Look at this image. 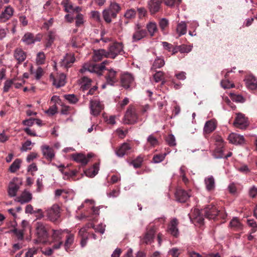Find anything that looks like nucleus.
Masks as SVG:
<instances>
[{"label": "nucleus", "mask_w": 257, "mask_h": 257, "mask_svg": "<svg viewBox=\"0 0 257 257\" xmlns=\"http://www.w3.org/2000/svg\"><path fill=\"white\" fill-rule=\"evenodd\" d=\"M124 53L122 43L115 42L112 44L109 47L108 51L104 49H99L94 52L93 59L95 61L101 60L103 57L114 59L118 54L122 55Z\"/></svg>", "instance_id": "obj_1"}, {"label": "nucleus", "mask_w": 257, "mask_h": 257, "mask_svg": "<svg viewBox=\"0 0 257 257\" xmlns=\"http://www.w3.org/2000/svg\"><path fill=\"white\" fill-rule=\"evenodd\" d=\"M37 241L40 242H45L48 237V230L49 227L46 224L38 221L35 223Z\"/></svg>", "instance_id": "obj_2"}, {"label": "nucleus", "mask_w": 257, "mask_h": 257, "mask_svg": "<svg viewBox=\"0 0 257 257\" xmlns=\"http://www.w3.org/2000/svg\"><path fill=\"white\" fill-rule=\"evenodd\" d=\"M106 64V61L103 62L100 64L85 63L80 70V72L83 73L85 71H88L90 72L96 73L98 75H102V71L104 69H105V65Z\"/></svg>", "instance_id": "obj_3"}, {"label": "nucleus", "mask_w": 257, "mask_h": 257, "mask_svg": "<svg viewBox=\"0 0 257 257\" xmlns=\"http://www.w3.org/2000/svg\"><path fill=\"white\" fill-rule=\"evenodd\" d=\"M44 214V216H47L50 221L57 223L59 222L60 217V207L57 204H54L51 207L46 210Z\"/></svg>", "instance_id": "obj_4"}, {"label": "nucleus", "mask_w": 257, "mask_h": 257, "mask_svg": "<svg viewBox=\"0 0 257 257\" xmlns=\"http://www.w3.org/2000/svg\"><path fill=\"white\" fill-rule=\"evenodd\" d=\"M202 213L209 219H214L216 216L220 215L221 212L214 205L210 204L202 209Z\"/></svg>", "instance_id": "obj_5"}, {"label": "nucleus", "mask_w": 257, "mask_h": 257, "mask_svg": "<svg viewBox=\"0 0 257 257\" xmlns=\"http://www.w3.org/2000/svg\"><path fill=\"white\" fill-rule=\"evenodd\" d=\"M138 119L135 108L130 106L124 115V122L126 124H134L138 122Z\"/></svg>", "instance_id": "obj_6"}, {"label": "nucleus", "mask_w": 257, "mask_h": 257, "mask_svg": "<svg viewBox=\"0 0 257 257\" xmlns=\"http://www.w3.org/2000/svg\"><path fill=\"white\" fill-rule=\"evenodd\" d=\"M116 73L117 72L112 69L107 70V73L105 74L106 82L102 85V89L105 88L107 85L113 86L117 81Z\"/></svg>", "instance_id": "obj_7"}, {"label": "nucleus", "mask_w": 257, "mask_h": 257, "mask_svg": "<svg viewBox=\"0 0 257 257\" xmlns=\"http://www.w3.org/2000/svg\"><path fill=\"white\" fill-rule=\"evenodd\" d=\"M179 222L177 219H173L168 224L167 231L175 237H178L179 234L178 225Z\"/></svg>", "instance_id": "obj_8"}, {"label": "nucleus", "mask_w": 257, "mask_h": 257, "mask_svg": "<svg viewBox=\"0 0 257 257\" xmlns=\"http://www.w3.org/2000/svg\"><path fill=\"white\" fill-rule=\"evenodd\" d=\"M14 9L11 6H7L0 15V23H5L14 15Z\"/></svg>", "instance_id": "obj_9"}, {"label": "nucleus", "mask_w": 257, "mask_h": 257, "mask_svg": "<svg viewBox=\"0 0 257 257\" xmlns=\"http://www.w3.org/2000/svg\"><path fill=\"white\" fill-rule=\"evenodd\" d=\"M56 31L54 30L48 31L46 33L44 38L45 46L46 48L50 47L56 38Z\"/></svg>", "instance_id": "obj_10"}, {"label": "nucleus", "mask_w": 257, "mask_h": 257, "mask_svg": "<svg viewBox=\"0 0 257 257\" xmlns=\"http://www.w3.org/2000/svg\"><path fill=\"white\" fill-rule=\"evenodd\" d=\"M132 147L130 144L124 143L116 149L115 153L118 157H122L125 155H128Z\"/></svg>", "instance_id": "obj_11"}, {"label": "nucleus", "mask_w": 257, "mask_h": 257, "mask_svg": "<svg viewBox=\"0 0 257 257\" xmlns=\"http://www.w3.org/2000/svg\"><path fill=\"white\" fill-rule=\"evenodd\" d=\"M204 214L202 213V210L200 211L199 209L195 208L191 212L190 215V218L194 219L197 222L200 224L204 223Z\"/></svg>", "instance_id": "obj_12"}, {"label": "nucleus", "mask_w": 257, "mask_h": 257, "mask_svg": "<svg viewBox=\"0 0 257 257\" xmlns=\"http://www.w3.org/2000/svg\"><path fill=\"white\" fill-rule=\"evenodd\" d=\"M176 200L181 202H185L190 197L188 193L182 189H177L175 193Z\"/></svg>", "instance_id": "obj_13"}, {"label": "nucleus", "mask_w": 257, "mask_h": 257, "mask_svg": "<svg viewBox=\"0 0 257 257\" xmlns=\"http://www.w3.org/2000/svg\"><path fill=\"white\" fill-rule=\"evenodd\" d=\"M75 58L74 55L71 54H67L61 62L62 66L66 68L71 67L72 64L75 62Z\"/></svg>", "instance_id": "obj_14"}, {"label": "nucleus", "mask_w": 257, "mask_h": 257, "mask_svg": "<svg viewBox=\"0 0 257 257\" xmlns=\"http://www.w3.org/2000/svg\"><path fill=\"white\" fill-rule=\"evenodd\" d=\"M120 80L122 86L125 89H127L133 82L134 78L131 74L125 73L121 76Z\"/></svg>", "instance_id": "obj_15"}, {"label": "nucleus", "mask_w": 257, "mask_h": 257, "mask_svg": "<svg viewBox=\"0 0 257 257\" xmlns=\"http://www.w3.org/2000/svg\"><path fill=\"white\" fill-rule=\"evenodd\" d=\"M90 107L91 113L94 115H97L100 113L103 107L100 103L96 100H91Z\"/></svg>", "instance_id": "obj_16"}, {"label": "nucleus", "mask_w": 257, "mask_h": 257, "mask_svg": "<svg viewBox=\"0 0 257 257\" xmlns=\"http://www.w3.org/2000/svg\"><path fill=\"white\" fill-rule=\"evenodd\" d=\"M246 120L244 116L242 114H238L235 117L233 124L236 127L243 128L246 125Z\"/></svg>", "instance_id": "obj_17"}, {"label": "nucleus", "mask_w": 257, "mask_h": 257, "mask_svg": "<svg viewBox=\"0 0 257 257\" xmlns=\"http://www.w3.org/2000/svg\"><path fill=\"white\" fill-rule=\"evenodd\" d=\"M162 1L160 0H151L148 4L149 9L152 14H155L159 11Z\"/></svg>", "instance_id": "obj_18"}, {"label": "nucleus", "mask_w": 257, "mask_h": 257, "mask_svg": "<svg viewBox=\"0 0 257 257\" xmlns=\"http://www.w3.org/2000/svg\"><path fill=\"white\" fill-rule=\"evenodd\" d=\"M228 140L230 143L233 144L241 145L244 142V139L243 136L234 133L229 135Z\"/></svg>", "instance_id": "obj_19"}, {"label": "nucleus", "mask_w": 257, "mask_h": 257, "mask_svg": "<svg viewBox=\"0 0 257 257\" xmlns=\"http://www.w3.org/2000/svg\"><path fill=\"white\" fill-rule=\"evenodd\" d=\"M71 158L76 162L81 163L82 166L86 165L88 162L86 157L81 153L72 154Z\"/></svg>", "instance_id": "obj_20"}, {"label": "nucleus", "mask_w": 257, "mask_h": 257, "mask_svg": "<svg viewBox=\"0 0 257 257\" xmlns=\"http://www.w3.org/2000/svg\"><path fill=\"white\" fill-rule=\"evenodd\" d=\"M147 35V32L145 29H141L138 27L136 30V32L133 35V41H138L143 38L145 37Z\"/></svg>", "instance_id": "obj_21"}, {"label": "nucleus", "mask_w": 257, "mask_h": 257, "mask_svg": "<svg viewBox=\"0 0 257 257\" xmlns=\"http://www.w3.org/2000/svg\"><path fill=\"white\" fill-rule=\"evenodd\" d=\"M14 56L19 63H21L26 59V54L22 49L17 48L15 50Z\"/></svg>", "instance_id": "obj_22"}, {"label": "nucleus", "mask_w": 257, "mask_h": 257, "mask_svg": "<svg viewBox=\"0 0 257 257\" xmlns=\"http://www.w3.org/2000/svg\"><path fill=\"white\" fill-rule=\"evenodd\" d=\"M42 151L43 155L47 159L51 161L54 157V150L52 148L47 146H43Z\"/></svg>", "instance_id": "obj_23"}, {"label": "nucleus", "mask_w": 257, "mask_h": 257, "mask_svg": "<svg viewBox=\"0 0 257 257\" xmlns=\"http://www.w3.org/2000/svg\"><path fill=\"white\" fill-rule=\"evenodd\" d=\"M216 125L215 121L211 119L206 122L204 127V133L205 134H209L216 128Z\"/></svg>", "instance_id": "obj_24"}, {"label": "nucleus", "mask_w": 257, "mask_h": 257, "mask_svg": "<svg viewBox=\"0 0 257 257\" xmlns=\"http://www.w3.org/2000/svg\"><path fill=\"white\" fill-rule=\"evenodd\" d=\"M99 163H95L94 164L92 167L84 171V173L86 176L89 177H94L98 173L99 170Z\"/></svg>", "instance_id": "obj_25"}, {"label": "nucleus", "mask_w": 257, "mask_h": 257, "mask_svg": "<svg viewBox=\"0 0 257 257\" xmlns=\"http://www.w3.org/2000/svg\"><path fill=\"white\" fill-rule=\"evenodd\" d=\"M21 41L27 45L33 44H34V34L27 32L22 37Z\"/></svg>", "instance_id": "obj_26"}, {"label": "nucleus", "mask_w": 257, "mask_h": 257, "mask_svg": "<svg viewBox=\"0 0 257 257\" xmlns=\"http://www.w3.org/2000/svg\"><path fill=\"white\" fill-rule=\"evenodd\" d=\"M155 233V230L154 228H150L147 231L144 237L143 242H145L146 244L151 243L153 241Z\"/></svg>", "instance_id": "obj_27"}, {"label": "nucleus", "mask_w": 257, "mask_h": 257, "mask_svg": "<svg viewBox=\"0 0 257 257\" xmlns=\"http://www.w3.org/2000/svg\"><path fill=\"white\" fill-rule=\"evenodd\" d=\"M25 212L26 213H30V214H36V213H40V214L39 216H37V219H40L44 217V212L40 209H38L35 210H33V207L31 204L27 205Z\"/></svg>", "instance_id": "obj_28"}, {"label": "nucleus", "mask_w": 257, "mask_h": 257, "mask_svg": "<svg viewBox=\"0 0 257 257\" xmlns=\"http://www.w3.org/2000/svg\"><path fill=\"white\" fill-rule=\"evenodd\" d=\"M92 80L86 76H83L80 80V83L81 84V89L84 91L87 90L91 86Z\"/></svg>", "instance_id": "obj_29"}, {"label": "nucleus", "mask_w": 257, "mask_h": 257, "mask_svg": "<svg viewBox=\"0 0 257 257\" xmlns=\"http://www.w3.org/2000/svg\"><path fill=\"white\" fill-rule=\"evenodd\" d=\"M246 84L247 87L251 90H254L257 88V80L256 78L252 75L248 76L246 79Z\"/></svg>", "instance_id": "obj_30"}, {"label": "nucleus", "mask_w": 257, "mask_h": 257, "mask_svg": "<svg viewBox=\"0 0 257 257\" xmlns=\"http://www.w3.org/2000/svg\"><path fill=\"white\" fill-rule=\"evenodd\" d=\"M204 181L206 189L208 191H211L214 189L215 180L212 176H210L206 178Z\"/></svg>", "instance_id": "obj_31"}, {"label": "nucleus", "mask_w": 257, "mask_h": 257, "mask_svg": "<svg viewBox=\"0 0 257 257\" xmlns=\"http://www.w3.org/2000/svg\"><path fill=\"white\" fill-rule=\"evenodd\" d=\"M103 17L104 21L107 23H110L111 22V19L115 18L116 16L114 13H113L109 9H108L104 10L103 11Z\"/></svg>", "instance_id": "obj_32"}, {"label": "nucleus", "mask_w": 257, "mask_h": 257, "mask_svg": "<svg viewBox=\"0 0 257 257\" xmlns=\"http://www.w3.org/2000/svg\"><path fill=\"white\" fill-rule=\"evenodd\" d=\"M66 75L64 73L60 74L58 78H54L53 84L57 87L63 86L65 83Z\"/></svg>", "instance_id": "obj_33"}, {"label": "nucleus", "mask_w": 257, "mask_h": 257, "mask_svg": "<svg viewBox=\"0 0 257 257\" xmlns=\"http://www.w3.org/2000/svg\"><path fill=\"white\" fill-rule=\"evenodd\" d=\"M187 25L184 22H181L178 23L176 28V32L178 36H181L186 33Z\"/></svg>", "instance_id": "obj_34"}, {"label": "nucleus", "mask_w": 257, "mask_h": 257, "mask_svg": "<svg viewBox=\"0 0 257 257\" xmlns=\"http://www.w3.org/2000/svg\"><path fill=\"white\" fill-rule=\"evenodd\" d=\"M32 198V194L27 191H24L18 198V201L21 203L29 202Z\"/></svg>", "instance_id": "obj_35"}, {"label": "nucleus", "mask_w": 257, "mask_h": 257, "mask_svg": "<svg viewBox=\"0 0 257 257\" xmlns=\"http://www.w3.org/2000/svg\"><path fill=\"white\" fill-rule=\"evenodd\" d=\"M230 225L236 231H239L242 229V225L237 218H234L231 220Z\"/></svg>", "instance_id": "obj_36"}, {"label": "nucleus", "mask_w": 257, "mask_h": 257, "mask_svg": "<svg viewBox=\"0 0 257 257\" xmlns=\"http://www.w3.org/2000/svg\"><path fill=\"white\" fill-rule=\"evenodd\" d=\"M165 64V61L162 58L157 57L154 61L152 66V69L155 70L163 67Z\"/></svg>", "instance_id": "obj_37"}, {"label": "nucleus", "mask_w": 257, "mask_h": 257, "mask_svg": "<svg viewBox=\"0 0 257 257\" xmlns=\"http://www.w3.org/2000/svg\"><path fill=\"white\" fill-rule=\"evenodd\" d=\"M74 236L72 234H69L66 236V241L64 244L66 250H68L74 242Z\"/></svg>", "instance_id": "obj_38"}, {"label": "nucleus", "mask_w": 257, "mask_h": 257, "mask_svg": "<svg viewBox=\"0 0 257 257\" xmlns=\"http://www.w3.org/2000/svg\"><path fill=\"white\" fill-rule=\"evenodd\" d=\"M223 146H217V148L215 149L213 152V156L216 159H219V158H222L224 157V154H223Z\"/></svg>", "instance_id": "obj_39"}, {"label": "nucleus", "mask_w": 257, "mask_h": 257, "mask_svg": "<svg viewBox=\"0 0 257 257\" xmlns=\"http://www.w3.org/2000/svg\"><path fill=\"white\" fill-rule=\"evenodd\" d=\"M61 5L64 8L65 11L69 13L74 10L73 6L70 0H63L61 2Z\"/></svg>", "instance_id": "obj_40"}, {"label": "nucleus", "mask_w": 257, "mask_h": 257, "mask_svg": "<svg viewBox=\"0 0 257 257\" xmlns=\"http://www.w3.org/2000/svg\"><path fill=\"white\" fill-rule=\"evenodd\" d=\"M21 163V161L20 159H17L15 160V161L12 164L11 166L10 167L9 170L12 173H15L16 172L20 167V164Z\"/></svg>", "instance_id": "obj_41"}, {"label": "nucleus", "mask_w": 257, "mask_h": 257, "mask_svg": "<svg viewBox=\"0 0 257 257\" xmlns=\"http://www.w3.org/2000/svg\"><path fill=\"white\" fill-rule=\"evenodd\" d=\"M147 28L151 36H153L157 31V27L155 23H150L147 25Z\"/></svg>", "instance_id": "obj_42"}, {"label": "nucleus", "mask_w": 257, "mask_h": 257, "mask_svg": "<svg viewBox=\"0 0 257 257\" xmlns=\"http://www.w3.org/2000/svg\"><path fill=\"white\" fill-rule=\"evenodd\" d=\"M13 232L16 235L17 239L19 240H23L24 239V235L25 230L24 229L14 228Z\"/></svg>", "instance_id": "obj_43"}, {"label": "nucleus", "mask_w": 257, "mask_h": 257, "mask_svg": "<svg viewBox=\"0 0 257 257\" xmlns=\"http://www.w3.org/2000/svg\"><path fill=\"white\" fill-rule=\"evenodd\" d=\"M143 160V158L141 156H138L136 159L133 160L131 164L135 168H139L142 166Z\"/></svg>", "instance_id": "obj_44"}, {"label": "nucleus", "mask_w": 257, "mask_h": 257, "mask_svg": "<svg viewBox=\"0 0 257 257\" xmlns=\"http://www.w3.org/2000/svg\"><path fill=\"white\" fill-rule=\"evenodd\" d=\"M75 25L77 27L82 26L84 22V16L82 14L78 13L75 16Z\"/></svg>", "instance_id": "obj_45"}, {"label": "nucleus", "mask_w": 257, "mask_h": 257, "mask_svg": "<svg viewBox=\"0 0 257 257\" xmlns=\"http://www.w3.org/2000/svg\"><path fill=\"white\" fill-rule=\"evenodd\" d=\"M136 15V11L135 10L131 9L126 11L124 16L126 19H132L135 18Z\"/></svg>", "instance_id": "obj_46"}, {"label": "nucleus", "mask_w": 257, "mask_h": 257, "mask_svg": "<svg viewBox=\"0 0 257 257\" xmlns=\"http://www.w3.org/2000/svg\"><path fill=\"white\" fill-rule=\"evenodd\" d=\"M14 84V81L13 79L7 80L4 83V86L3 88V92L7 93L9 91L10 88Z\"/></svg>", "instance_id": "obj_47"}, {"label": "nucleus", "mask_w": 257, "mask_h": 257, "mask_svg": "<svg viewBox=\"0 0 257 257\" xmlns=\"http://www.w3.org/2000/svg\"><path fill=\"white\" fill-rule=\"evenodd\" d=\"M166 155V153L155 155L153 157V160L155 163H160L164 160Z\"/></svg>", "instance_id": "obj_48"}, {"label": "nucleus", "mask_w": 257, "mask_h": 257, "mask_svg": "<svg viewBox=\"0 0 257 257\" xmlns=\"http://www.w3.org/2000/svg\"><path fill=\"white\" fill-rule=\"evenodd\" d=\"M109 9L113 13H114L116 14V16H117V14L120 11L121 8L118 4L113 3L110 4Z\"/></svg>", "instance_id": "obj_49"}, {"label": "nucleus", "mask_w": 257, "mask_h": 257, "mask_svg": "<svg viewBox=\"0 0 257 257\" xmlns=\"http://www.w3.org/2000/svg\"><path fill=\"white\" fill-rule=\"evenodd\" d=\"M19 189V187L18 185L16 184H12L11 186L9 187V194L11 196H15L16 195L17 192Z\"/></svg>", "instance_id": "obj_50"}, {"label": "nucleus", "mask_w": 257, "mask_h": 257, "mask_svg": "<svg viewBox=\"0 0 257 257\" xmlns=\"http://www.w3.org/2000/svg\"><path fill=\"white\" fill-rule=\"evenodd\" d=\"M45 60V55L44 52H39L37 55L36 61L38 64H43Z\"/></svg>", "instance_id": "obj_51"}, {"label": "nucleus", "mask_w": 257, "mask_h": 257, "mask_svg": "<svg viewBox=\"0 0 257 257\" xmlns=\"http://www.w3.org/2000/svg\"><path fill=\"white\" fill-rule=\"evenodd\" d=\"M169 21L166 19L163 18L160 20L159 22V26L162 31H164L166 28L168 27Z\"/></svg>", "instance_id": "obj_52"}, {"label": "nucleus", "mask_w": 257, "mask_h": 257, "mask_svg": "<svg viewBox=\"0 0 257 257\" xmlns=\"http://www.w3.org/2000/svg\"><path fill=\"white\" fill-rule=\"evenodd\" d=\"M166 141L170 146H174L176 145L175 137L172 134L167 136Z\"/></svg>", "instance_id": "obj_53"}, {"label": "nucleus", "mask_w": 257, "mask_h": 257, "mask_svg": "<svg viewBox=\"0 0 257 257\" xmlns=\"http://www.w3.org/2000/svg\"><path fill=\"white\" fill-rule=\"evenodd\" d=\"M148 142L153 147H155L158 145V141L153 135H150L147 139Z\"/></svg>", "instance_id": "obj_54"}, {"label": "nucleus", "mask_w": 257, "mask_h": 257, "mask_svg": "<svg viewBox=\"0 0 257 257\" xmlns=\"http://www.w3.org/2000/svg\"><path fill=\"white\" fill-rule=\"evenodd\" d=\"M65 98L71 103H75L78 100V98L74 94L65 95Z\"/></svg>", "instance_id": "obj_55"}, {"label": "nucleus", "mask_w": 257, "mask_h": 257, "mask_svg": "<svg viewBox=\"0 0 257 257\" xmlns=\"http://www.w3.org/2000/svg\"><path fill=\"white\" fill-rule=\"evenodd\" d=\"M221 86L224 88H230L234 87V84L231 83L228 80L224 79L222 80L221 82Z\"/></svg>", "instance_id": "obj_56"}, {"label": "nucleus", "mask_w": 257, "mask_h": 257, "mask_svg": "<svg viewBox=\"0 0 257 257\" xmlns=\"http://www.w3.org/2000/svg\"><path fill=\"white\" fill-rule=\"evenodd\" d=\"M231 98L234 101L237 102H243L244 101V98L240 95H236L234 94H231Z\"/></svg>", "instance_id": "obj_57"}, {"label": "nucleus", "mask_w": 257, "mask_h": 257, "mask_svg": "<svg viewBox=\"0 0 257 257\" xmlns=\"http://www.w3.org/2000/svg\"><path fill=\"white\" fill-rule=\"evenodd\" d=\"M164 73L162 71H157L154 74V78L156 82L162 81L163 79Z\"/></svg>", "instance_id": "obj_58"}, {"label": "nucleus", "mask_w": 257, "mask_h": 257, "mask_svg": "<svg viewBox=\"0 0 257 257\" xmlns=\"http://www.w3.org/2000/svg\"><path fill=\"white\" fill-rule=\"evenodd\" d=\"M32 144L31 141L27 140L26 142H25L22 147L21 151H27L28 150H31V148L30 147L31 145Z\"/></svg>", "instance_id": "obj_59"}, {"label": "nucleus", "mask_w": 257, "mask_h": 257, "mask_svg": "<svg viewBox=\"0 0 257 257\" xmlns=\"http://www.w3.org/2000/svg\"><path fill=\"white\" fill-rule=\"evenodd\" d=\"M62 232L60 230H53L52 236L55 240H59L61 239Z\"/></svg>", "instance_id": "obj_60"}, {"label": "nucleus", "mask_w": 257, "mask_h": 257, "mask_svg": "<svg viewBox=\"0 0 257 257\" xmlns=\"http://www.w3.org/2000/svg\"><path fill=\"white\" fill-rule=\"evenodd\" d=\"M169 254L172 257H178L180 254L179 249L177 248H173L169 251Z\"/></svg>", "instance_id": "obj_61"}, {"label": "nucleus", "mask_w": 257, "mask_h": 257, "mask_svg": "<svg viewBox=\"0 0 257 257\" xmlns=\"http://www.w3.org/2000/svg\"><path fill=\"white\" fill-rule=\"evenodd\" d=\"M247 223H248V224L252 227L253 228L252 229V232H254L255 231H256V228H257V224H256V222L253 220V219L251 220V219H248L247 220Z\"/></svg>", "instance_id": "obj_62"}, {"label": "nucleus", "mask_w": 257, "mask_h": 257, "mask_svg": "<svg viewBox=\"0 0 257 257\" xmlns=\"http://www.w3.org/2000/svg\"><path fill=\"white\" fill-rule=\"evenodd\" d=\"M37 249L35 248H30L28 251L26 252L24 257H33L34 255L37 253Z\"/></svg>", "instance_id": "obj_63"}, {"label": "nucleus", "mask_w": 257, "mask_h": 257, "mask_svg": "<svg viewBox=\"0 0 257 257\" xmlns=\"http://www.w3.org/2000/svg\"><path fill=\"white\" fill-rule=\"evenodd\" d=\"M249 195L252 198H255L257 196V187L253 186L250 188Z\"/></svg>", "instance_id": "obj_64"}]
</instances>
